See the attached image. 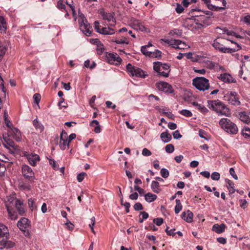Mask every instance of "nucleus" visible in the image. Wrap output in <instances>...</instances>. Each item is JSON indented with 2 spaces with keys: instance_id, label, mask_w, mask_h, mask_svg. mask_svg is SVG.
<instances>
[{
  "instance_id": "1",
  "label": "nucleus",
  "mask_w": 250,
  "mask_h": 250,
  "mask_svg": "<svg viewBox=\"0 0 250 250\" xmlns=\"http://www.w3.org/2000/svg\"><path fill=\"white\" fill-rule=\"evenodd\" d=\"M232 36H235L237 38H241L240 36L236 35L234 32L231 30H229L225 27L221 28L220 27V38L225 39L228 41H230L232 43L236 44V47L233 48L226 47L225 46L221 47H220V52H222L223 53H231L241 49V47L239 44L236 43L231 40Z\"/></svg>"
},
{
  "instance_id": "2",
  "label": "nucleus",
  "mask_w": 250,
  "mask_h": 250,
  "mask_svg": "<svg viewBox=\"0 0 250 250\" xmlns=\"http://www.w3.org/2000/svg\"><path fill=\"white\" fill-rule=\"evenodd\" d=\"M9 235L7 227L0 223V249H10L14 247L15 243L13 242L7 240Z\"/></svg>"
},
{
  "instance_id": "3",
  "label": "nucleus",
  "mask_w": 250,
  "mask_h": 250,
  "mask_svg": "<svg viewBox=\"0 0 250 250\" xmlns=\"http://www.w3.org/2000/svg\"><path fill=\"white\" fill-rule=\"evenodd\" d=\"M220 126L230 134H236L238 131L237 125L228 118H220Z\"/></svg>"
},
{
  "instance_id": "4",
  "label": "nucleus",
  "mask_w": 250,
  "mask_h": 250,
  "mask_svg": "<svg viewBox=\"0 0 250 250\" xmlns=\"http://www.w3.org/2000/svg\"><path fill=\"white\" fill-rule=\"evenodd\" d=\"M153 69L159 76L168 77L170 71V65L167 63L156 62L153 63Z\"/></svg>"
},
{
  "instance_id": "5",
  "label": "nucleus",
  "mask_w": 250,
  "mask_h": 250,
  "mask_svg": "<svg viewBox=\"0 0 250 250\" xmlns=\"http://www.w3.org/2000/svg\"><path fill=\"white\" fill-rule=\"evenodd\" d=\"M192 85L200 91H205L209 88L208 79L203 77H197L192 80Z\"/></svg>"
},
{
  "instance_id": "6",
  "label": "nucleus",
  "mask_w": 250,
  "mask_h": 250,
  "mask_svg": "<svg viewBox=\"0 0 250 250\" xmlns=\"http://www.w3.org/2000/svg\"><path fill=\"white\" fill-rule=\"evenodd\" d=\"M17 226L23 231L24 235L27 237H30L31 236L30 229H31V224L30 221L26 218H21L17 223Z\"/></svg>"
},
{
  "instance_id": "7",
  "label": "nucleus",
  "mask_w": 250,
  "mask_h": 250,
  "mask_svg": "<svg viewBox=\"0 0 250 250\" xmlns=\"http://www.w3.org/2000/svg\"><path fill=\"white\" fill-rule=\"evenodd\" d=\"M129 25L134 29L145 33H149V29L145 26L144 22L141 20L131 17L129 20Z\"/></svg>"
},
{
  "instance_id": "8",
  "label": "nucleus",
  "mask_w": 250,
  "mask_h": 250,
  "mask_svg": "<svg viewBox=\"0 0 250 250\" xmlns=\"http://www.w3.org/2000/svg\"><path fill=\"white\" fill-rule=\"evenodd\" d=\"M127 72L131 76H136L137 77H141L145 78L146 74H145V72L141 68L132 65L131 63H128L126 66Z\"/></svg>"
},
{
  "instance_id": "9",
  "label": "nucleus",
  "mask_w": 250,
  "mask_h": 250,
  "mask_svg": "<svg viewBox=\"0 0 250 250\" xmlns=\"http://www.w3.org/2000/svg\"><path fill=\"white\" fill-rule=\"evenodd\" d=\"M224 99L227 101L229 104L235 106H238L241 104L239 100L240 97L238 94L235 91H230L224 95Z\"/></svg>"
},
{
  "instance_id": "10",
  "label": "nucleus",
  "mask_w": 250,
  "mask_h": 250,
  "mask_svg": "<svg viewBox=\"0 0 250 250\" xmlns=\"http://www.w3.org/2000/svg\"><path fill=\"white\" fill-rule=\"evenodd\" d=\"M100 23L98 21L94 22V28L97 32L104 35H112L115 33V30L111 26L100 28Z\"/></svg>"
},
{
  "instance_id": "11",
  "label": "nucleus",
  "mask_w": 250,
  "mask_h": 250,
  "mask_svg": "<svg viewBox=\"0 0 250 250\" xmlns=\"http://www.w3.org/2000/svg\"><path fill=\"white\" fill-rule=\"evenodd\" d=\"M80 17L82 18L81 21H79L80 29L85 35L89 36L92 33V28L83 14Z\"/></svg>"
},
{
  "instance_id": "12",
  "label": "nucleus",
  "mask_w": 250,
  "mask_h": 250,
  "mask_svg": "<svg viewBox=\"0 0 250 250\" xmlns=\"http://www.w3.org/2000/svg\"><path fill=\"white\" fill-rule=\"evenodd\" d=\"M21 172L25 179L29 181H33L35 179L34 172L28 165H24L22 166Z\"/></svg>"
},
{
  "instance_id": "13",
  "label": "nucleus",
  "mask_w": 250,
  "mask_h": 250,
  "mask_svg": "<svg viewBox=\"0 0 250 250\" xmlns=\"http://www.w3.org/2000/svg\"><path fill=\"white\" fill-rule=\"evenodd\" d=\"M19 200L16 199L15 195H10L7 197V199L5 201V205L8 212L11 213V209H13Z\"/></svg>"
},
{
  "instance_id": "14",
  "label": "nucleus",
  "mask_w": 250,
  "mask_h": 250,
  "mask_svg": "<svg viewBox=\"0 0 250 250\" xmlns=\"http://www.w3.org/2000/svg\"><path fill=\"white\" fill-rule=\"evenodd\" d=\"M156 86L159 91L168 93H172L173 92L171 85L166 82H160L157 83Z\"/></svg>"
},
{
  "instance_id": "15",
  "label": "nucleus",
  "mask_w": 250,
  "mask_h": 250,
  "mask_svg": "<svg viewBox=\"0 0 250 250\" xmlns=\"http://www.w3.org/2000/svg\"><path fill=\"white\" fill-rule=\"evenodd\" d=\"M192 60L193 61H196L200 62H207V66L209 69H212L215 66L213 62L208 61V58L207 57L206 54H204L203 55H196Z\"/></svg>"
},
{
  "instance_id": "16",
  "label": "nucleus",
  "mask_w": 250,
  "mask_h": 250,
  "mask_svg": "<svg viewBox=\"0 0 250 250\" xmlns=\"http://www.w3.org/2000/svg\"><path fill=\"white\" fill-rule=\"evenodd\" d=\"M106 59L109 63L116 65H119L122 62V59L116 53H110L107 54L106 55Z\"/></svg>"
},
{
  "instance_id": "17",
  "label": "nucleus",
  "mask_w": 250,
  "mask_h": 250,
  "mask_svg": "<svg viewBox=\"0 0 250 250\" xmlns=\"http://www.w3.org/2000/svg\"><path fill=\"white\" fill-rule=\"evenodd\" d=\"M69 143L67 140V134L64 130H62L61 133L60 141V147L62 150H65L66 146H68Z\"/></svg>"
},
{
  "instance_id": "18",
  "label": "nucleus",
  "mask_w": 250,
  "mask_h": 250,
  "mask_svg": "<svg viewBox=\"0 0 250 250\" xmlns=\"http://www.w3.org/2000/svg\"><path fill=\"white\" fill-rule=\"evenodd\" d=\"M24 156L27 159L29 164L33 167L36 166L37 163L40 160V156L37 154L32 153L27 154L26 153L24 154Z\"/></svg>"
},
{
  "instance_id": "19",
  "label": "nucleus",
  "mask_w": 250,
  "mask_h": 250,
  "mask_svg": "<svg viewBox=\"0 0 250 250\" xmlns=\"http://www.w3.org/2000/svg\"><path fill=\"white\" fill-rule=\"evenodd\" d=\"M220 80L227 83H235L236 80L232 76L228 73L220 74Z\"/></svg>"
},
{
  "instance_id": "20",
  "label": "nucleus",
  "mask_w": 250,
  "mask_h": 250,
  "mask_svg": "<svg viewBox=\"0 0 250 250\" xmlns=\"http://www.w3.org/2000/svg\"><path fill=\"white\" fill-rule=\"evenodd\" d=\"M101 15L104 20H106L109 22V25L110 26L115 25L116 19L110 13L103 12L101 13Z\"/></svg>"
},
{
  "instance_id": "21",
  "label": "nucleus",
  "mask_w": 250,
  "mask_h": 250,
  "mask_svg": "<svg viewBox=\"0 0 250 250\" xmlns=\"http://www.w3.org/2000/svg\"><path fill=\"white\" fill-rule=\"evenodd\" d=\"M208 107L209 109L219 113V102L218 100L208 101Z\"/></svg>"
},
{
  "instance_id": "22",
  "label": "nucleus",
  "mask_w": 250,
  "mask_h": 250,
  "mask_svg": "<svg viewBox=\"0 0 250 250\" xmlns=\"http://www.w3.org/2000/svg\"><path fill=\"white\" fill-rule=\"evenodd\" d=\"M193 214L190 210H188L187 212H183L181 214V217L183 219L188 223H191L193 220Z\"/></svg>"
},
{
  "instance_id": "23",
  "label": "nucleus",
  "mask_w": 250,
  "mask_h": 250,
  "mask_svg": "<svg viewBox=\"0 0 250 250\" xmlns=\"http://www.w3.org/2000/svg\"><path fill=\"white\" fill-rule=\"evenodd\" d=\"M230 114L229 108L225 104L220 102V116L221 115H225L228 117Z\"/></svg>"
},
{
  "instance_id": "24",
  "label": "nucleus",
  "mask_w": 250,
  "mask_h": 250,
  "mask_svg": "<svg viewBox=\"0 0 250 250\" xmlns=\"http://www.w3.org/2000/svg\"><path fill=\"white\" fill-rule=\"evenodd\" d=\"M240 120L243 122L249 124L250 123V117L246 112H241L239 114Z\"/></svg>"
},
{
  "instance_id": "25",
  "label": "nucleus",
  "mask_w": 250,
  "mask_h": 250,
  "mask_svg": "<svg viewBox=\"0 0 250 250\" xmlns=\"http://www.w3.org/2000/svg\"><path fill=\"white\" fill-rule=\"evenodd\" d=\"M160 137L162 141L165 143L170 142L172 138L171 135L168 133L167 130L162 132L160 135Z\"/></svg>"
},
{
  "instance_id": "26",
  "label": "nucleus",
  "mask_w": 250,
  "mask_h": 250,
  "mask_svg": "<svg viewBox=\"0 0 250 250\" xmlns=\"http://www.w3.org/2000/svg\"><path fill=\"white\" fill-rule=\"evenodd\" d=\"M14 138L18 142L21 141V133L20 131L17 128H11Z\"/></svg>"
},
{
  "instance_id": "27",
  "label": "nucleus",
  "mask_w": 250,
  "mask_h": 250,
  "mask_svg": "<svg viewBox=\"0 0 250 250\" xmlns=\"http://www.w3.org/2000/svg\"><path fill=\"white\" fill-rule=\"evenodd\" d=\"M192 104L196 107V108L203 114H206L208 112V110L203 105L199 104L198 103L193 102Z\"/></svg>"
},
{
  "instance_id": "28",
  "label": "nucleus",
  "mask_w": 250,
  "mask_h": 250,
  "mask_svg": "<svg viewBox=\"0 0 250 250\" xmlns=\"http://www.w3.org/2000/svg\"><path fill=\"white\" fill-rule=\"evenodd\" d=\"M33 124L37 131L42 132L44 130V126L38 121L37 118L33 120Z\"/></svg>"
},
{
  "instance_id": "29",
  "label": "nucleus",
  "mask_w": 250,
  "mask_h": 250,
  "mask_svg": "<svg viewBox=\"0 0 250 250\" xmlns=\"http://www.w3.org/2000/svg\"><path fill=\"white\" fill-rule=\"evenodd\" d=\"M151 188L152 191L156 193H159L161 191V189L160 188L159 183L156 181H152L151 184Z\"/></svg>"
},
{
  "instance_id": "30",
  "label": "nucleus",
  "mask_w": 250,
  "mask_h": 250,
  "mask_svg": "<svg viewBox=\"0 0 250 250\" xmlns=\"http://www.w3.org/2000/svg\"><path fill=\"white\" fill-rule=\"evenodd\" d=\"M157 197L156 195L150 192L147 193L145 195V200L148 203H151L155 201L157 199Z\"/></svg>"
},
{
  "instance_id": "31",
  "label": "nucleus",
  "mask_w": 250,
  "mask_h": 250,
  "mask_svg": "<svg viewBox=\"0 0 250 250\" xmlns=\"http://www.w3.org/2000/svg\"><path fill=\"white\" fill-rule=\"evenodd\" d=\"M15 207H16L20 215H22L24 213L25 211L23 207V202L22 201L20 200Z\"/></svg>"
},
{
  "instance_id": "32",
  "label": "nucleus",
  "mask_w": 250,
  "mask_h": 250,
  "mask_svg": "<svg viewBox=\"0 0 250 250\" xmlns=\"http://www.w3.org/2000/svg\"><path fill=\"white\" fill-rule=\"evenodd\" d=\"M7 29L6 23L4 18L0 16V31L1 33H5Z\"/></svg>"
},
{
  "instance_id": "33",
  "label": "nucleus",
  "mask_w": 250,
  "mask_h": 250,
  "mask_svg": "<svg viewBox=\"0 0 250 250\" xmlns=\"http://www.w3.org/2000/svg\"><path fill=\"white\" fill-rule=\"evenodd\" d=\"M195 16L199 18V20H197L198 21H200L202 22V23H199L202 26H203L204 24H208V21L209 20L208 17L202 15H195Z\"/></svg>"
},
{
  "instance_id": "34",
  "label": "nucleus",
  "mask_w": 250,
  "mask_h": 250,
  "mask_svg": "<svg viewBox=\"0 0 250 250\" xmlns=\"http://www.w3.org/2000/svg\"><path fill=\"white\" fill-rule=\"evenodd\" d=\"M183 33V31L182 29H179L177 28H174L172 30H171L168 34L170 36H174L176 35L177 36H180L182 35Z\"/></svg>"
},
{
  "instance_id": "35",
  "label": "nucleus",
  "mask_w": 250,
  "mask_h": 250,
  "mask_svg": "<svg viewBox=\"0 0 250 250\" xmlns=\"http://www.w3.org/2000/svg\"><path fill=\"white\" fill-rule=\"evenodd\" d=\"M176 206L174 208V211L176 214H178L180 212V211L182 209V205L181 203V201L179 199H176L175 200Z\"/></svg>"
},
{
  "instance_id": "36",
  "label": "nucleus",
  "mask_w": 250,
  "mask_h": 250,
  "mask_svg": "<svg viewBox=\"0 0 250 250\" xmlns=\"http://www.w3.org/2000/svg\"><path fill=\"white\" fill-rule=\"evenodd\" d=\"M113 42H116L117 44H126L129 43V42L126 38H123L120 39H114L112 41Z\"/></svg>"
},
{
  "instance_id": "37",
  "label": "nucleus",
  "mask_w": 250,
  "mask_h": 250,
  "mask_svg": "<svg viewBox=\"0 0 250 250\" xmlns=\"http://www.w3.org/2000/svg\"><path fill=\"white\" fill-rule=\"evenodd\" d=\"M179 113L187 117H190L192 116V113L191 112L187 109H183L179 111Z\"/></svg>"
},
{
  "instance_id": "38",
  "label": "nucleus",
  "mask_w": 250,
  "mask_h": 250,
  "mask_svg": "<svg viewBox=\"0 0 250 250\" xmlns=\"http://www.w3.org/2000/svg\"><path fill=\"white\" fill-rule=\"evenodd\" d=\"M179 44L178 48L179 49H188L190 47V46L187 44L185 42H183L180 40H179Z\"/></svg>"
},
{
  "instance_id": "39",
  "label": "nucleus",
  "mask_w": 250,
  "mask_h": 250,
  "mask_svg": "<svg viewBox=\"0 0 250 250\" xmlns=\"http://www.w3.org/2000/svg\"><path fill=\"white\" fill-rule=\"evenodd\" d=\"M57 7L61 10H65L66 9L65 5L63 3L62 0H59L57 2Z\"/></svg>"
},
{
  "instance_id": "40",
  "label": "nucleus",
  "mask_w": 250,
  "mask_h": 250,
  "mask_svg": "<svg viewBox=\"0 0 250 250\" xmlns=\"http://www.w3.org/2000/svg\"><path fill=\"white\" fill-rule=\"evenodd\" d=\"M242 133L245 137H250V128L247 126H244L242 130Z\"/></svg>"
},
{
  "instance_id": "41",
  "label": "nucleus",
  "mask_w": 250,
  "mask_h": 250,
  "mask_svg": "<svg viewBox=\"0 0 250 250\" xmlns=\"http://www.w3.org/2000/svg\"><path fill=\"white\" fill-rule=\"evenodd\" d=\"M165 150L167 153H171L174 150V147L172 144H168L165 147Z\"/></svg>"
},
{
  "instance_id": "42",
  "label": "nucleus",
  "mask_w": 250,
  "mask_h": 250,
  "mask_svg": "<svg viewBox=\"0 0 250 250\" xmlns=\"http://www.w3.org/2000/svg\"><path fill=\"white\" fill-rule=\"evenodd\" d=\"M160 173L161 176L164 178H167L169 174L168 170L165 168H163L161 169Z\"/></svg>"
},
{
  "instance_id": "43",
  "label": "nucleus",
  "mask_w": 250,
  "mask_h": 250,
  "mask_svg": "<svg viewBox=\"0 0 250 250\" xmlns=\"http://www.w3.org/2000/svg\"><path fill=\"white\" fill-rule=\"evenodd\" d=\"M204 2V3L207 5L208 8L210 10H216L217 9V7H215L214 5H212V4H210V0H202Z\"/></svg>"
},
{
  "instance_id": "44",
  "label": "nucleus",
  "mask_w": 250,
  "mask_h": 250,
  "mask_svg": "<svg viewBox=\"0 0 250 250\" xmlns=\"http://www.w3.org/2000/svg\"><path fill=\"white\" fill-rule=\"evenodd\" d=\"M87 175L85 172H83L77 175V179L79 182H81L83 181L84 177Z\"/></svg>"
},
{
  "instance_id": "45",
  "label": "nucleus",
  "mask_w": 250,
  "mask_h": 250,
  "mask_svg": "<svg viewBox=\"0 0 250 250\" xmlns=\"http://www.w3.org/2000/svg\"><path fill=\"white\" fill-rule=\"evenodd\" d=\"M169 229V227L167 226L165 229V231L166 232L167 235H169V236L175 235L176 233L174 232V231L175 230V229Z\"/></svg>"
},
{
  "instance_id": "46",
  "label": "nucleus",
  "mask_w": 250,
  "mask_h": 250,
  "mask_svg": "<svg viewBox=\"0 0 250 250\" xmlns=\"http://www.w3.org/2000/svg\"><path fill=\"white\" fill-rule=\"evenodd\" d=\"M49 162V164L52 167L54 170L59 169V166L57 165L56 161L54 159H50Z\"/></svg>"
},
{
  "instance_id": "47",
  "label": "nucleus",
  "mask_w": 250,
  "mask_h": 250,
  "mask_svg": "<svg viewBox=\"0 0 250 250\" xmlns=\"http://www.w3.org/2000/svg\"><path fill=\"white\" fill-rule=\"evenodd\" d=\"M133 208L134 210L136 211H140L143 209V207L142 205L140 203H136L133 206Z\"/></svg>"
},
{
  "instance_id": "48",
  "label": "nucleus",
  "mask_w": 250,
  "mask_h": 250,
  "mask_svg": "<svg viewBox=\"0 0 250 250\" xmlns=\"http://www.w3.org/2000/svg\"><path fill=\"white\" fill-rule=\"evenodd\" d=\"M41 96L40 94L39 93H36L33 95V99H34V102L37 104H38L40 103V102L41 101Z\"/></svg>"
},
{
  "instance_id": "49",
  "label": "nucleus",
  "mask_w": 250,
  "mask_h": 250,
  "mask_svg": "<svg viewBox=\"0 0 250 250\" xmlns=\"http://www.w3.org/2000/svg\"><path fill=\"white\" fill-rule=\"evenodd\" d=\"M164 220L162 218H156L153 219V222L158 226H161L163 223Z\"/></svg>"
},
{
  "instance_id": "50",
  "label": "nucleus",
  "mask_w": 250,
  "mask_h": 250,
  "mask_svg": "<svg viewBox=\"0 0 250 250\" xmlns=\"http://www.w3.org/2000/svg\"><path fill=\"white\" fill-rule=\"evenodd\" d=\"M35 200L33 198H30L28 199V206L32 210L35 206Z\"/></svg>"
},
{
  "instance_id": "51",
  "label": "nucleus",
  "mask_w": 250,
  "mask_h": 250,
  "mask_svg": "<svg viewBox=\"0 0 250 250\" xmlns=\"http://www.w3.org/2000/svg\"><path fill=\"white\" fill-rule=\"evenodd\" d=\"M147 48H148V45H144L142 46L141 49L142 53L146 56H147V54L148 53V51H149V50L147 49Z\"/></svg>"
},
{
  "instance_id": "52",
  "label": "nucleus",
  "mask_w": 250,
  "mask_h": 250,
  "mask_svg": "<svg viewBox=\"0 0 250 250\" xmlns=\"http://www.w3.org/2000/svg\"><path fill=\"white\" fill-rule=\"evenodd\" d=\"M7 51V48L3 45H0V57H2Z\"/></svg>"
},
{
  "instance_id": "53",
  "label": "nucleus",
  "mask_w": 250,
  "mask_h": 250,
  "mask_svg": "<svg viewBox=\"0 0 250 250\" xmlns=\"http://www.w3.org/2000/svg\"><path fill=\"white\" fill-rule=\"evenodd\" d=\"M142 155L145 156H149L151 155V152L147 148H144L142 150Z\"/></svg>"
},
{
  "instance_id": "54",
  "label": "nucleus",
  "mask_w": 250,
  "mask_h": 250,
  "mask_svg": "<svg viewBox=\"0 0 250 250\" xmlns=\"http://www.w3.org/2000/svg\"><path fill=\"white\" fill-rule=\"evenodd\" d=\"M172 42L171 43L170 46L173 48L178 49V46L179 44V40H172L171 41Z\"/></svg>"
},
{
  "instance_id": "55",
  "label": "nucleus",
  "mask_w": 250,
  "mask_h": 250,
  "mask_svg": "<svg viewBox=\"0 0 250 250\" xmlns=\"http://www.w3.org/2000/svg\"><path fill=\"white\" fill-rule=\"evenodd\" d=\"M8 214L11 220H16L17 218V215L13 211V209H11V213L8 212Z\"/></svg>"
},
{
  "instance_id": "56",
  "label": "nucleus",
  "mask_w": 250,
  "mask_h": 250,
  "mask_svg": "<svg viewBox=\"0 0 250 250\" xmlns=\"http://www.w3.org/2000/svg\"><path fill=\"white\" fill-rule=\"evenodd\" d=\"M175 10L177 13L180 14L184 11V8L180 4H177Z\"/></svg>"
},
{
  "instance_id": "57",
  "label": "nucleus",
  "mask_w": 250,
  "mask_h": 250,
  "mask_svg": "<svg viewBox=\"0 0 250 250\" xmlns=\"http://www.w3.org/2000/svg\"><path fill=\"white\" fill-rule=\"evenodd\" d=\"M242 20L247 24L250 25V15H247L244 17Z\"/></svg>"
},
{
  "instance_id": "58",
  "label": "nucleus",
  "mask_w": 250,
  "mask_h": 250,
  "mask_svg": "<svg viewBox=\"0 0 250 250\" xmlns=\"http://www.w3.org/2000/svg\"><path fill=\"white\" fill-rule=\"evenodd\" d=\"M173 136L175 139H180L182 137V135L180 134L178 130H176L173 133Z\"/></svg>"
},
{
  "instance_id": "59",
  "label": "nucleus",
  "mask_w": 250,
  "mask_h": 250,
  "mask_svg": "<svg viewBox=\"0 0 250 250\" xmlns=\"http://www.w3.org/2000/svg\"><path fill=\"white\" fill-rule=\"evenodd\" d=\"M220 2H222V6L220 7V11L221 10H224L228 7L227 6V2L225 0H220Z\"/></svg>"
},
{
  "instance_id": "60",
  "label": "nucleus",
  "mask_w": 250,
  "mask_h": 250,
  "mask_svg": "<svg viewBox=\"0 0 250 250\" xmlns=\"http://www.w3.org/2000/svg\"><path fill=\"white\" fill-rule=\"evenodd\" d=\"M65 225L69 230H71L73 229L74 227V225L73 224H72L71 222H70L68 221V220H67V221L65 224Z\"/></svg>"
},
{
  "instance_id": "61",
  "label": "nucleus",
  "mask_w": 250,
  "mask_h": 250,
  "mask_svg": "<svg viewBox=\"0 0 250 250\" xmlns=\"http://www.w3.org/2000/svg\"><path fill=\"white\" fill-rule=\"evenodd\" d=\"M211 178L213 180H219V173H218L217 172H213L211 175Z\"/></svg>"
},
{
  "instance_id": "62",
  "label": "nucleus",
  "mask_w": 250,
  "mask_h": 250,
  "mask_svg": "<svg viewBox=\"0 0 250 250\" xmlns=\"http://www.w3.org/2000/svg\"><path fill=\"white\" fill-rule=\"evenodd\" d=\"M168 128L171 130H174L177 128V125L172 122H169L168 124Z\"/></svg>"
},
{
  "instance_id": "63",
  "label": "nucleus",
  "mask_w": 250,
  "mask_h": 250,
  "mask_svg": "<svg viewBox=\"0 0 250 250\" xmlns=\"http://www.w3.org/2000/svg\"><path fill=\"white\" fill-rule=\"evenodd\" d=\"M105 104L107 107L108 108H111L112 109H115L116 108V105L112 104V103L110 101H107L105 102Z\"/></svg>"
},
{
  "instance_id": "64",
  "label": "nucleus",
  "mask_w": 250,
  "mask_h": 250,
  "mask_svg": "<svg viewBox=\"0 0 250 250\" xmlns=\"http://www.w3.org/2000/svg\"><path fill=\"white\" fill-rule=\"evenodd\" d=\"M138 197V194L137 192H134L129 195V198L131 200H137Z\"/></svg>"
}]
</instances>
